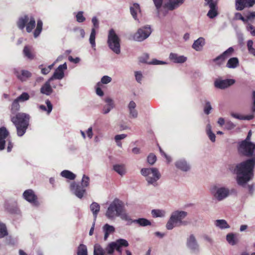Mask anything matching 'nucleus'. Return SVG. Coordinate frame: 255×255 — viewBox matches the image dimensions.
Instances as JSON below:
<instances>
[{
  "label": "nucleus",
  "instance_id": "nucleus-45",
  "mask_svg": "<svg viewBox=\"0 0 255 255\" xmlns=\"http://www.w3.org/2000/svg\"><path fill=\"white\" fill-rule=\"evenodd\" d=\"M227 242L230 245L233 246L236 244V238L235 235L233 233H229L226 236Z\"/></svg>",
  "mask_w": 255,
  "mask_h": 255
},
{
  "label": "nucleus",
  "instance_id": "nucleus-52",
  "mask_svg": "<svg viewBox=\"0 0 255 255\" xmlns=\"http://www.w3.org/2000/svg\"><path fill=\"white\" fill-rule=\"evenodd\" d=\"M212 107L210 103L208 101L206 102L204 108V112L205 114L206 115H209L210 113V111Z\"/></svg>",
  "mask_w": 255,
  "mask_h": 255
},
{
  "label": "nucleus",
  "instance_id": "nucleus-13",
  "mask_svg": "<svg viewBox=\"0 0 255 255\" xmlns=\"http://www.w3.org/2000/svg\"><path fill=\"white\" fill-rule=\"evenodd\" d=\"M205 5H208L210 10L207 13V16L211 19L215 18L218 14L217 3L214 0H205Z\"/></svg>",
  "mask_w": 255,
  "mask_h": 255
},
{
  "label": "nucleus",
  "instance_id": "nucleus-3",
  "mask_svg": "<svg viewBox=\"0 0 255 255\" xmlns=\"http://www.w3.org/2000/svg\"><path fill=\"white\" fill-rule=\"evenodd\" d=\"M187 216V213L183 211H175L172 213L166 227L168 230H172L175 227L186 225V222L182 220Z\"/></svg>",
  "mask_w": 255,
  "mask_h": 255
},
{
  "label": "nucleus",
  "instance_id": "nucleus-56",
  "mask_svg": "<svg viewBox=\"0 0 255 255\" xmlns=\"http://www.w3.org/2000/svg\"><path fill=\"white\" fill-rule=\"evenodd\" d=\"M235 18L237 19H240L243 21L244 22H246L247 21V18H245L243 15L241 14V13L239 12H237L235 13Z\"/></svg>",
  "mask_w": 255,
  "mask_h": 255
},
{
  "label": "nucleus",
  "instance_id": "nucleus-55",
  "mask_svg": "<svg viewBox=\"0 0 255 255\" xmlns=\"http://www.w3.org/2000/svg\"><path fill=\"white\" fill-rule=\"evenodd\" d=\"M226 128L228 129H231L234 128L235 127V125L230 121H227L225 123Z\"/></svg>",
  "mask_w": 255,
  "mask_h": 255
},
{
  "label": "nucleus",
  "instance_id": "nucleus-5",
  "mask_svg": "<svg viewBox=\"0 0 255 255\" xmlns=\"http://www.w3.org/2000/svg\"><path fill=\"white\" fill-rule=\"evenodd\" d=\"M141 174L145 177L146 180L149 184L155 186L157 181L158 180L161 174L158 170L156 168H144L141 170Z\"/></svg>",
  "mask_w": 255,
  "mask_h": 255
},
{
  "label": "nucleus",
  "instance_id": "nucleus-31",
  "mask_svg": "<svg viewBox=\"0 0 255 255\" xmlns=\"http://www.w3.org/2000/svg\"><path fill=\"white\" fill-rule=\"evenodd\" d=\"M215 225L221 229H225L230 228L227 221L223 219L217 220L215 221Z\"/></svg>",
  "mask_w": 255,
  "mask_h": 255
},
{
  "label": "nucleus",
  "instance_id": "nucleus-46",
  "mask_svg": "<svg viewBox=\"0 0 255 255\" xmlns=\"http://www.w3.org/2000/svg\"><path fill=\"white\" fill-rule=\"evenodd\" d=\"M20 105L19 104V101L16 99L12 103L11 110L13 113H14L18 111L19 109Z\"/></svg>",
  "mask_w": 255,
  "mask_h": 255
},
{
  "label": "nucleus",
  "instance_id": "nucleus-6",
  "mask_svg": "<svg viewBox=\"0 0 255 255\" xmlns=\"http://www.w3.org/2000/svg\"><path fill=\"white\" fill-rule=\"evenodd\" d=\"M124 204L118 199H115L110 204L106 213L108 219H113L118 217L121 212L124 210Z\"/></svg>",
  "mask_w": 255,
  "mask_h": 255
},
{
  "label": "nucleus",
  "instance_id": "nucleus-58",
  "mask_svg": "<svg viewBox=\"0 0 255 255\" xmlns=\"http://www.w3.org/2000/svg\"><path fill=\"white\" fill-rule=\"evenodd\" d=\"M92 22L93 24L94 27L96 30V28H99V21L96 17H93L92 19Z\"/></svg>",
  "mask_w": 255,
  "mask_h": 255
},
{
  "label": "nucleus",
  "instance_id": "nucleus-54",
  "mask_svg": "<svg viewBox=\"0 0 255 255\" xmlns=\"http://www.w3.org/2000/svg\"><path fill=\"white\" fill-rule=\"evenodd\" d=\"M101 84L100 82H98L96 86V94L99 96H103L104 95V92L101 88Z\"/></svg>",
  "mask_w": 255,
  "mask_h": 255
},
{
  "label": "nucleus",
  "instance_id": "nucleus-32",
  "mask_svg": "<svg viewBox=\"0 0 255 255\" xmlns=\"http://www.w3.org/2000/svg\"><path fill=\"white\" fill-rule=\"evenodd\" d=\"M113 169L121 176L126 173V168L124 164H115L113 166Z\"/></svg>",
  "mask_w": 255,
  "mask_h": 255
},
{
  "label": "nucleus",
  "instance_id": "nucleus-62",
  "mask_svg": "<svg viewBox=\"0 0 255 255\" xmlns=\"http://www.w3.org/2000/svg\"><path fill=\"white\" fill-rule=\"evenodd\" d=\"M68 60L71 62H73L74 63H78L80 62V59L79 57H76L75 58H74L71 56H69L68 57Z\"/></svg>",
  "mask_w": 255,
  "mask_h": 255
},
{
  "label": "nucleus",
  "instance_id": "nucleus-7",
  "mask_svg": "<svg viewBox=\"0 0 255 255\" xmlns=\"http://www.w3.org/2000/svg\"><path fill=\"white\" fill-rule=\"evenodd\" d=\"M153 1L156 7L158 15H160L161 13V9L172 10L182 4L184 0H168V1L164 5L163 7H161L163 0H153Z\"/></svg>",
  "mask_w": 255,
  "mask_h": 255
},
{
  "label": "nucleus",
  "instance_id": "nucleus-25",
  "mask_svg": "<svg viewBox=\"0 0 255 255\" xmlns=\"http://www.w3.org/2000/svg\"><path fill=\"white\" fill-rule=\"evenodd\" d=\"M105 101L107 104L103 107L102 112L104 114H107L114 108V103L113 100L110 98H106Z\"/></svg>",
  "mask_w": 255,
  "mask_h": 255
},
{
  "label": "nucleus",
  "instance_id": "nucleus-57",
  "mask_svg": "<svg viewBox=\"0 0 255 255\" xmlns=\"http://www.w3.org/2000/svg\"><path fill=\"white\" fill-rule=\"evenodd\" d=\"M135 77L136 80L138 83H140L142 78V73L140 72H138V71L135 72Z\"/></svg>",
  "mask_w": 255,
  "mask_h": 255
},
{
  "label": "nucleus",
  "instance_id": "nucleus-9",
  "mask_svg": "<svg viewBox=\"0 0 255 255\" xmlns=\"http://www.w3.org/2000/svg\"><path fill=\"white\" fill-rule=\"evenodd\" d=\"M108 44L109 48L116 54L121 53L120 39L113 29L109 32Z\"/></svg>",
  "mask_w": 255,
  "mask_h": 255
},
{
  "label": "nucleus",
  "instance_id": "nucleus-10",
  "mask_svg": "<svg viewBox=\"0 0 255 255\" xmlns=\"http://www.w3.org/2000/svg\"><path fill=\"white\" fill-rule=\"evenodd\" d=\"M17 25L19 29H23L26 26L27 32H30L35 26V20L33 17L24 15L19 18Z\"/></svg>",
  "mask_w": 255,
  "mask_h": 255
},
{
  "label": "nucleus",
  "instance_id": "nucleus-43",
  "mask_svg": "<svg viewBox=\"0 0 255 255\" xmlns=\"http://www.w3.org/2000/svg\"><path fill=\"white\" fill-rule=\"evenodd\" d=\"M43 23L41 20H38L37 23V26L35 30L34 31V37H38L40 34L42 29Z\"/></svg>",
  "mask_w": 255,
  "mask_h": 255
},
{
  "label": "nucleus",
  "instance_id": "nucleus-53",
  "mask_svg": "<svg viewBox=\"0 0 255 255\" xmlns=\"http://www.w3.org/2000/svg\"><path fill=\"white\" fill-rule=\"evenodd\" d=\"M111 81H112V78L110 77H109L108 76H104L102 78L100 82L101 83V86H102L103 84H108L110 82H111Z\"/></svg>",
  "mask_w": 255,
  "mask_h": 255
},
{
  "label": "nucleus",
  "instance_id": "nucleus-44",
  "mask_svg": "<svg viewBox=\"0 0 255 255\" xmlns=\"http://www.w3.org/2000/svg\"><path fill=\"white\" fill-rule=\"evenodd\" d=\"M165 212L164 210L153 209L151 211V214L153 217H163L165 216Z\"/></svg>",
  "mask_w": 255,
  "mask_h": 255
},
{
  "label": "nucleus",
  "instance_id": "nucleus-20",
  "mask_svg": "<svg viewBox=\"0 0 255 255\" xmlns=\"http://www.w3.org/2000/svg\"><path fill=\"white\" fill-rule=\"evenodd\" d=\"M9 135V132L5 127L0 128V150L5 147V139Z\"/></svg>",
  "mask_w": 255,
  "mask_h": 255
},
{
  "label": "nucleus",
  "instance_id": "nucleus-16",
  "mask_svg": "<svg viewBox=\"0 0 255 255\" xmlns=\"http://www.w3.org/2000/svg\"><path fill=\"white\" fill-rule=\"evenodd\" d=\"M67 68V66L66 63L59 65L55 70L53 76L50 78V80H53V79H62L64 76V71L66 70Z\"/></svg>",
  "mask_w": 255,
  "mask_h": 255
},
{
  "label": "nucleus",
  "instance_id": "nucleus-47",
  "mask_svg": "<svg viewBox=\"0 0 255 255\" xmlns=\"http://www.w3.org/2000/svg\"><path fill=\"white\" fill-rule=\"evenodd\" d=\"M118 217H120L122 220L127 221L130 223L132 222V221H131L130 217L126 213L124 209L123 211L121 212Z\"/></svg>",
  "mask_w": 255,
  "mask_h": 255
},
{
  "label": "nucleus",
  "instance_id": "nucleus-41",
  "mask_svg": "<svg viewBox=\"0 0 255 255\" xmlns=\"http://www.w3.org/2000/svg\"><path fill=\"white\" fill-rule=\"evenodd\" d=\"M105 251L99 244H95L94 249V255H105Z\"/></svg>",
  "mask_w": 255,
  "mask_h": 255
},
{
  "label": "nucleus",
  "instance_id": "nucleus-19",
  "mask_svg": "<svg viewBox=\"0 0 255 255\" xmlns=\"http://www.w3.org/2000/svg\"><path fill=\"white\" fill-rule=\"evenodd\" d=\"M169 59L173 63L182 64L185 62L187 58L183 55H179L177 53H170L169 56Z\"/></svg>",
  "mask_w": 255,
  "mask_h": 255
},
{
  "label": "nucleus",
  "instance_id": "nucleus-37",
  "mask_svg": "<svg viewBox=\"0 0 255 255\" xmlns=\"http://www.w3.org/2000/svg\"><path fill=\"white\" fill-rule=\"evenodd\" d=\"M45 103L47 106V109L46 107L43 105H39L38 106L39 109L43 111H46L48 114H49L52 110V105L49 100H47L45 102Z\"/></svg>",
  "mask_w": 255,
  "mask_h": 255
},
{
  "label": "nucleus",
  "instance_id": "nucleus-4",
  "mask_svg": "<svg viewBox=\"0 0 255 255\" xmlns=\"http://www.w3.org/2000/svg\"><path fill=\"white\" fill-rule=\"evenodd\" d=\"M89 177L84 174L81 183H72L70 185V189L78 198L81 199L86 193V188L89 185Z\"/></svg>",
  "mask_w": 255,
  "mask_h": 255
},
{
  "label": "nucleus",
  "instance_id": "nucleus-39",
  "mask_svg": "<svg viewBox=\"0 0 255 255\" xmlns=\"http://www.w3.org/2000/svg\"><path fill=\"white\" fill-rule=\"evenodd\" d=\"M96 32L95 28H93L91 30V32L90 34V38H89V42L92 46V47L95 49L96 47V42H95V38H96Z\"/></svg>",
  "mask_w": 255,
  "mask_h": 255
},
{
  "label": "nucleus",
  "instance_id": "nucleus-21",
  "mask_svg": "<svg viewBox=\"0 0 255 255\" xmlns=\"http://www.w3.org/2000/svg\"><path fill=\"white\" fill-rule=\"evenodd\" d=\"M23 196L26 200L31 203L35 204L37 201V197L31 189L25 190L23 194Z\"/></svg>",
  "mask_w": 255,
  "mask_h": 255
},
{
  "label": "nucleus",
  "instance_id": "nucleus-35",
  "mask_svg": "<svg viewBox=\"0 0 255 255\" xmlns=\"http://www.w3.org/2000/svg\"><path fill=\"white\" fill-rule=\"evenodd\" d=\"M117 240L115 242L110 243L106 248L105 251L108 254L110 255H114L113 253L116 250L117 245Z\"/></svg>",
  "mask_w": 255,
  "mask_h": 255
},
{
  "label": "nucleus",
  "instance_id": "nucleus-1",
  "mask_svg": "<svg viewBox=\"0 0 255 255\" xmlns=\"http://www.w3.org/2000/svg\"><path fill=\"white\" fill-rule=\"evenodd\" d=\"M239 152L242 154L248 156H253L237 164L233 169L236 174V180L238 185L244 187L247 182L254 176V169L255 167V144L252 142L242 141L239 144Z\"/></svg>",
  "mask_w": 255,
  "mask_h": 255
},
{
  "label": "nucleus",
  "instance_id": "nucleus-15",
  "mask_svg": "<svg viewBox=\"0 0 255 255\" xmlns=\"http://www.w3.org/2000/svg\"><path fill=\"white\" fill-rule=\"evenodd\" d=\"M13 72L16 78L21 82L26 81L32 75L29 71L18 68L14 69Z\"/></svg>",
  "mask_w": 255,
  "mask_h": 255
},
{
  "label": "nucleus",
  "instance_id": "nucleus-42",
  "mask_svg": "<svg viewBox=\"0 0 255 255\" xmlns=\"http://www.w3.org/2000/svg\"><path fill=\"white\" fill-rule=\"evenodd\" d=\"M77 255H88V251L86 246L80 244L77 249Z\"/></svg>",
  "mask_w": 255,
  "mask_h": 255
},
{
  "label": "nucleus",
  "instance_id": "nucleus-50",
  "mask_svg": "<svg viewBox=\"0 0 255 255\" xmlns=\"http://www.w3.org/2000/svg\"><path fill=\"white\" fill-rule=\"evenodd\" d=\"M147 160V162L149 164L152 165L156 161V157L154 154L150 153L148 156Z\"/></svg>",
  "mask_w": 255,
  "mask_h": 255
},
{
  "label": "nucleus",
  "instance_id": "nucleus-49",
  "mask_svg": "<svg viewBox=\"0 0 255 255\" xmlns=\"http://www.w3.org/2000/svg\"><path fill=\"white\" fill-rule=\"evenodd\" d=\"M30 98L29 95L27 93L23 92L19 96H18L16 99L19 102H25L29 100Z\"/></svg>",
  "mask_w": 255,
  "mask_h": 255
},
{
  "label": "nucleus",
  "instance_id": "nucleus-40",
  "mask_svg": "<svg viewBox=\"0 0 255 255\" xmlns=\"http://www.w3.org/2000/svg\"><path fill=\"white\" fill-rule=\"evenodd\" d=\"M132 222L137 223L139 224L140 226L142 227L151 225V222L149 220L145 218H139L138 219L134 220L132 221Z\"/></svg>",
  "mask_w": 255,
  "mask_h": 255
},
{
  "label": "nucleus",
  "instance_id": "nucleus-28",
  "mask_svg": "<svg viewBox=\"0 0 255 255\" xmlns=\"http://www.w3.org/2000/svg\"><path fill=\"white\" fill-rule=\"evenodd\" d=\"M103 231L104 233V240L106 241L109 235L115 232V229L113 226L106 224L103 226Z\"/></svg>",
  "mask_w": 255,
  "mask_h": 255
},
{
  "label": "nucleus",
  "instance_id": "nucleus-51",
  "mask_svg": "<svg viewBox=\"0 0 255 255\" xmlns=\"http://www.w3.org/2000/svg\"><path fill=\"white\" fill-rule=\"evenodd\" d=\"M76 20L78 22H84L86 19L85 17L83 16V11H79L77 13V14L76 15Z\"/></svg>",
  "mask_w": 255,
  "mask_h": 255
},
{
  "label": "nucleus",
  "instance_id": "nucleus-2",
  "mask_svg": "<svg viewBox=\"0 0 255 255\" xmlns=\"http://www.w3.org/2000/svg\"><path fill=\"white\" fill-rule=\"evenodd\" d=\"M29 115L23 113H18L15 116L11 118V122L16 127L18 136H22L25 133L29 126Z\"/></svg>",
  "mask_w": 255,
  "mask_h": 255
},
{
  "label": "nucleus",
  "instance_id": "nucleus-17",
  "mask_svg": "<svg viewBox=\"0 0 255 255\" xmlns=\"http://www.w3.org/2000/svg\"><path fill=\"white\" fill-rule=\"evenodd\" d=\"M235 82L234 79H218L215 81V86L219 89H224L233 85Z\"/></svg>",
  "mask_w": 255,
  "mask_h": 255
},
{
  "label": "nucleus",
  "instance_id": "nucleus-18",
  "mask_svg": "<svg viewBox=\"0 0 255 255\" xmlns=\"http://www.w3.org/2000/svg\"><path fill=\"white\" fill-rule=\"evenodd\" d=\"M187 245L193 252L198 253L199 252V246L193 235H190L189 238L187 239Z\"/></svg>",
  "mask_w": 255,
  "mask_h": 255
},
{
  "label": "nucleus",
  "instance_id": "nucleus-11",
  "mask_svg": "<svg viewBox=\"0 0 255 255\" xmlns=\"http://www.w3.org/2000/svg\"><path fill=\"white\" fill-rule=\"evenodd\" d=\"M151 29L149 26H145L139 28L132 36L133 40L142 41L146 39L151 34Z\"/></svg>",
  "mask_w": 255,
  "mask_h": 255
},
{
  "label": "nucleus",
  "instance_id": "nucleus-59",
  "mask_svg": "<svg viewBox=\"0 0 255 255\" xmlns=\"http://www.w3.org/2000/svg\"><path fill=\"white\" fill-rule=\"evenodd\" d=\"M149 63L153 65H162L167 64V63L164 61H160L156 59L153 60Z\"/></svg>",
  "mask_w": 255,
  "mask_h": 255
},
{
  "label": "nucleus",
  "instance_id": "nucleus-30",
  "mask_svg": "<svg viewBox=\"0 0 255 255\" xmlns=\"http://www.w3.org/2000/svg\"><path fill=\"white\" fill-rule=\"evenodd\" d=\"M239 66V61L237 57L230 58L226 64V67L228 68L235 69Z\"/></svg>",
  "mask_w": 255,
  "mask_h": 255
},
{
  "label": "nucleus",
  "instance_id": "nucleus-14",
  "mask_svg": "<svg viewBox=\"0 0 255 255\" xmlns=\"http://www.w3.org/2000/svg\"><path fill=\"white\" fill-rule=\"evenodd\" d=\"M255 4V0H236L235 7L237 10H243L246 7H252Z\"/></svg>",
  "mask_w": 255,
  "mask_h": 255
},
{
  "label": "nucleus",
  "instance_id": "nucleus-48",
  "mask_svg": "<svg viewBox=\"0 0 255 255\" xmlns=\"http://www.w3.org/2000/svg\"><path fill=\"white\" fill-rule=\"evenodd\" d=\"M7 235V232L5 225L0 223V238H2Z\"/></svg>",
  "mask_w": 255,
  "mask_h": 255
},
{
  "label": "nucleus",
  "instance_id": "nucleus-38",
  "mask_svg": "<svg viewBox=\"0 0 255 255\" xmlns=\"http://www.w3.org/2000/svg\"><path fill=\"white\" fill-rule=\"evenodd\" d=\"M61 175L69 180H74L76 178V175L69 170H65L61 172Z\"/></svg>",
  "mask_w": 255,
  "mask_h": 255
},
{
  "label": "nucleus",
  "instance_id": "nucleus-12",
  "mask_svg": "<svg viewBox=\"0 0 255 255\" xmlns=\"http://www.w3.org/2000/svg\"><path fill=\"white\" fill-rule=\"evenodd\" d=\"M234 52V48L230 47L223 53L214 58L213 61L217 65L220 66L223 64L226 59L233 55Z\"/></svg>",
  "mask_w": 255,
  "mask_h": 255
},
{
  "label": "nucleus",
  "instance_id": "nucleus-23",
  "mask_svg": "<svg viewBox=\"0 0 255 255\" xmlns=\"http://www.w3.org/2000/svg\"><path fill=\"white\" fill-rule=\"evenodd\" d=\"M23 54L27 58L32 60L34 58L35 53L32 46L30 45H26L23 50Z\"/></svg>",
  "mask_w": 255,
  "mask_h": 255
},
{
  "label": "nucleus",
  "instance_id": "nucleus-29",
  "mask_svg": "<svg viewBox=\"0 0 255 255\" xmlns=\"http://www.w3.org/2000/svg\"><path fill=\"white\" fill-rule=\"evenodd\" d=\"M136 106V105L135 103L133 101H130L128 105L129 115L130 117L133 118H136L137 117L138 113L135 110Z\"/></svg>",
  "mask_w": 255,
  "mask_h": 255
},
{
  "label": "nucleus",
  "instance_id": "nucleus-33",
  "mask_svg": "<svg viewBox=\"0 0 255 255\" xmlns=\"http://www.w3.org/2000/svg\"><path fill=\"white\" fill-rule=\"evenodd\" d=\"M90 210L92 212L94 217V220H95L98 213L99 212L100 207L98 203L96 202L92 203L90 205Z\"/></svg>",
  "mask_w": 255,
  "mask_h": 255
},
{
  "label": "nucleus",
  "instance_id": "nucleus-34",
  "mask_svg": "<svg viewBox=\"0 0 255 255\" xmlns=\"http://www.w3.org/2000/svg\"><path fill=\"white\" fill-rule=\"evenodd\" d=\"M130 13L134 19H137V13L140 11L139 5L137 3H134L130 7Z\"/></svg>",
  "mask_w": 255,
  "mask_h": 255
},
{
  "label": "nucleus",
  "instance_id": "nucleus-63",
  "mask_svg": "<svg viewBox=\"0 0 255 255\" xmlns=\"http://www.w3.org/2000/svg\"><path fill=\"white\" fill-rule=\"evenodd\" d=\"M207 134L212 142H214L215 141L216 136L213 132H211Z\"/></svg>",
  "mask_w": 255,
  "mask_h": 255
},
{
  "label": "nucleus",
  "instance_id": "nucleus-8",
  "mask_svg": "<svg viewBox=\"0 0 255 255\" xmlns=\"http://www.w3.org/2000/svg\"><path fill=\"white\" fill-rule=\"evenodd\" d=\"M210 192L212 195L219 201L223 200L230 195L229 189L219 184L212 186Z\"/></svg>",
  "mask_w": 255,
  "mask_h": 255
},
{
  "label": "nucleus",
  "instance_id": "nucleus-36",
  "mask_svg": "<svg viewBox=\"0 0 255 255\" xmlns=\"http://www.w3.org/2000/svg\"><path fill=\"white\" fill-rule=\"evenodd\" d=\"M231 115L233 118L240 120H251L254 118L253 115L243 116L234 113H232Z\"/></svg>",
  "mask_w": 255,
  "mask_h": 255
},
{
  "label": "nucleus",
  "instance_id": "nucleus-60",
  "mask_svg": "<svg viewBox=\"0 0 255 255\" xmlns=\"http://www.w3.org/2000/svg\"><path fill=\"white\" fill-rule=\"evenodd\" d=\"M39 68L41 69V73L43 74H44V75L47 74L50 72L49 68H47V67L42 68V65L39 66Z\"/></svg>",
  "mask_w": 255,
  "mask_h": 255
},
{
  "label": "nucleus",
  "instance_id": "nucleus-22",
  "mask_svg": "<svg viewBox=\"0 0 255 255\" xmlns=\"http://www.w3.org/2000/svg\"><path fill=\"white\" fill-rule=\"evenodd\" d=\"M175 165L176 168L183 171H187L190 168V165L184 159H180L176 161Z\"/></svg>",
  "mask_w": 255,
  "mask_h": 255
},
{
  "label": "nucleus",
  "instance_id": "nucleus-26",
  "mask_svg": "<svg viewBox=\"0 0 255 255\" xmlns=\"http://www.w3.org/2000/svg\"><path fill=\"white\" fill-rule=\"evenodd\" d=\"M205 43V39L202 37H199L194 42L192 45V48L196 51H200L202 50Z\"/></svg>",
  "mask_w": 255,
  "mask_h": 255
},
{
  "label": "nucleus",
  "instance_id": "nucleus-24",
  "mask_svg": "<svg viewBox=\"0 0 255 255\" xmlns=\"http://www.w3.org/2000/svg\"><path fill=\"white\" fill-rule=\"evenodd\" d=\"M52 80H50V79L45 82V83L41 87L40 92L45 94L47 96L51 95L53 92V89L50 85V82Z\"/></svg>",
  "mask_w": 255,
  "mask_h": 255
},
{
  "label": "nucleus",
  "instance_id": "nucleus-61",
  "mask_svg": "<svg viewBox=\"0 0 255 255\" xmlns=\"http://www.w3.org/2000/svg\"><path fill=\"white\" fill-rule=\"evenodd\" d=\"M127 136V135L126 134H118L115 136V140L121 141V140L125 138Z\"/></svg>",
  "mask_w": 255,
  "mask_h": 255
},
{
  "label": "nucleus",
  "instance_id": "nucleus-27",
  "mask_svg": "<svg viewBox=\"0 0 255 255\" xmlns=\"http://www.w3.org/2000/svg\"><path fill=\"white\" fill-rule=\"evenodd\" d=\"M116 244V250L119 253V255H122V247H127L128 246V241L123 239L117 240Z\"/></svg>",
  "mask_w": 255,
  "mask_h": 255
},
{
  "label": "nucleus",
  "instance_id": "nucleus-64",
  "mask_svg": "<svg viewBox=\"0 0 255 255\" xmlns=\"http://www.w3.org/2000/svg\"><path fill=\"white\" fill-rule=\"evenodd\" d=\"M252 98L253 100V105L252 108V111L253 113L255 112V91H253Z\"/></svg>",
  "mask_w": 255,
  "mask_h": 255
}]
</instances>
